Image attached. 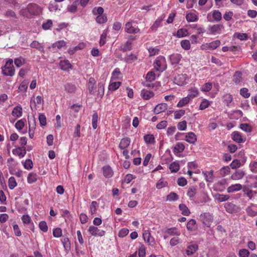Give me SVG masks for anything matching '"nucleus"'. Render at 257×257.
<instances>
[{"instance_id":"nucleus-1","label":"nucleus","mask_w":257,"mask_h":257,"mask_svg":"<svg viewBox=\"0 0 257 257\" xmlns=\"http://www.w3.org/2000/svg\"><path fill=\"white\" fill-rule=\"evenodd\" d=\"M43 11V8L35 3L29 4L26 8L22 9L20 11V14L23 17L31 18L34 16H40Z\"/></svg>"},{"instance_id":"nucleus-2","label":"nucleus","mask_w":257,"mask_h":257,"mask_svg":"<svg viewBox=\"0 0 257 257\" xmlns=\"http://www.w3.org/2000/svg\"><path fill=\"white\" fill-rule=\"evenodd\" d=\"M13 60L9 59L6 61L4 66L2 67V74L7 76H13L15 73V69L13 65Z\"/></svg>"},{"instance_id":"nucleus-3","label":"nucleus","mask_w":257,"mask_h":257,"mask_svg":"<svg viewBox=\"0 0 257 257\" xmlns=\"http://www.w3.org/2000/svg\"><path fill=\"white\" fill-rule=\"evenodd\" d=\"M154 67L157 71L163 72L167 68L166 59L164 56H160L156 59L154 63Z\"/></svg>"},{"instance_id":"nucleus-4","label":"nucleus","mask_w":257,"mask_h":257,"mask_svg":"<svg viewBox=\"0 0 257 257\" xmlns=\"http://www.w3.org/2000/svg\"><path fill=\"white\" fill-rule=\"evenodd\" d=\"M224 26L221 24H215L209 26L208 28V33L210 35H216L221 34Z\"/></svg>"},{"instance_id":"nucleus-5","label":"nucleus","mask_w":257,"mask_h":257,"mask_svg":"<svg viewBox=\"0 0 257 257\" xmlns=\"http://www.w3.org/2000/svg\"><path fill=\"white\" fill-rule=\"evenodd\" d=\"M221 44V42L220 40H215L212 41L210 43H207L205 44H203L201 46V49L202 50H213L218 47Z\"/></svg>"},{"instance_id":"nucleus-6","label":"nucleus","mask_w":257,"mask_h":257,"mask_svg":"<svg viewBox=\"0 0 257 257\" xmlns=\"http://www.w3.org/2000/svg\"><path fill=\"white\" fill-rule=\"evenodd\" d=\"M188 77L186 74H178L175 77L174 82L179 86H183L187 83Z\"/></svg>"},{"instance_id":"nucleus-7","label":"nucleus","mask_w":257,"mask_h":257,"mask_svg":"<svg viewBox=\"0 0 257 257\" xmlns=\"http://www.w3.org/2000/svg\"><path fill=\"white\" fill-rule=\"evenodd\" d=\"M213 217L211 214L205 212L200 216V219L206 226L209 227Z\"/></svg>"},{"instance_id":"nucleus-8","label":"nucleus","mask_w":257,"mask_h":257,"mask_svg":"<svg viewBox=\"0 0 257 257\" xmlns=\"http://www.w3.org/2000/svg\"><path fill=\"white\" fill-rule=\"evenodd\" d=\"M88 231L92 236H102L105 234L104 230H100L98 227L93 225L89 226Z\"/></svg>"},{"instance_id":"nucleus-9","label":"nucleus","mask_w":257,"mask_h":257,"mask_svg":"<svg viewBox=\"0 0 257 257\" xmlns=\"http://www.w3.org/2000/svg\"><path fill=\"white\" fill-rule=\"evenodd\" d=\"M124 31L127 33L135 34L139 33L140 30L138 27H134L132 22H128L125 25Z\"/></svg>"},{"instance_id":"nucleus-10","label":"nucleus","mask_w":257,"mask_h":257,"mask_svg":"<svg viewBox=\"0 0 257 257\" xmlns=\"http://www.w3.org/2000/svg\"><path fill=\"white\" fill-rule=\"evenodd\" d=\"M211 17L215 21L219 22L222 19V14L218 10H214L207 15V18L208 21H211L210 19Z\"/></svg>"},{"instance_id":"nucleus-11","label":"nucleus","mask_w":257,"mask_h":257,"mask_svg":"<svg viewBox=\"0 0 257 257\" xmlns=\"http://www.w3.org/2000/svg\"><path fill=\"white\" fill-rule=\"evenodd\" d=\"M182 58L180 54L174 53L170 55L169 60L171 65L176 66L178 65Z\"/></svg>"},{"instance_id":"nucleus-12","label":"nucleus","mask_w":257,"mask_h":257,"mask_svg":"<svg viewBox=\"0 0 257 257\" xmlns=\"http://www.w3.org/2000/svg\"><path fill=\"white\" fill-rule=\"evenodd\" d=\"M44 102L43 98L41 96H37L34 99L31 98V104L30 106L31 108V109L32 110H36L37 109V104H41Z\"/></svg>"},{"instance_id":"nucleus-13","label":"nucleus","mask_w":257,"mask_h":257,"mask_svg":"<svg viewBox=\"0 0 257 257\" xmlns=\"http://www.w3.org/2000/svg\"><path fill=\"white\" fill-rule=\"evenodd\" d=\"M29 129V134L31 139H32L34 136V130L36 126V120L34 117H33L31 120H28Z\"/></svg>"},{"instance_id":"nucleus-14","label":"nucleus","mask_w":257,"mask_h":257,"mask_svg":"<svg viewBox=\"0 0 257 257\" xmlns=\"http://www.w3.org/2000/svg\"><path fill=\"white\" fill-rule=\"evenodd\" d=\"M168 108V104L166 103H161L156 106L154 109V113L158 114L165 111Z\"/></svg>"},{"instance_id":"nucleus-15","label":"nucleus","mask_w":257,"mask_h":257,"mask_svg":"<svg viewBox=\"0 0 257 257\" xmlns=\"http://www.w3.org/2000/svg\"><path fill=\"white\" fill-rule=\"evenodd\" d=\"M12 153L14 155H17L20 158L24 157L26 154V148L24 147H18V148L14 149L12 150Z\"/></svg>"},{"instance_id":"nucleus-16","label":"nucleus","mask_w":257,"mask_h":257,"mask_svg":"<svg viewBox=\"0 0 257 257\" xmlns=\"http://www.w3.org/2000/svg\"><path fill=\"white\" fill-rule=\"evenodd\" d=\"M96 83V81L95 79L93 77H90L89 78L88 82L87 83V88L89 91V93L92 95L94 94V89H95V85Z\"/></svg>"},{"instance_id":"nucleus-17","label":"nucleus","mask_w":257,"mask_h":257,"mask_svg":"<svg viewBox=\"0 0 257 257\" xmlns=\"http://www.w3.org/2000/svg\"><path fill=\"white\" fill-rule=\"evenodd\" d=\"M102 172L103 176L106 178H111L113 174V172L111 168L109 165H106L102 167Z\"/></svg>"},{"instance_id":"nucleus-18","label":"nucleus","mask_w":257,"mask_h":257,"mask_svg":"<svg viewBox=\"0 0 257 257\" xmlns=\"http://www.w3.org/2000/svg\"><path fill=\"white\" fill-rule=\"evenodd\" d=\"M232 96L230 93L225 94L223 96V102L228 107L233 106Z\"/></svg>"},{"instance_id":"nucleus-19","label":"nucleus","mask_w":257,"mask_h":257,"mask_svg":"<svg viewBox=\"0 0 257 257\" xmlns=\"http://www.w3.org/2000/svg\"><path fill=\"white\" fill-rule=\"evenodd\" d=\"M245 172L242 170H237L231 176V179L233 180L241 179L245 175Z\"/></svg>"},{"instance_id":"nucleus-20","label":"nucleus","mask_w":257,"mask_h":257,"mask_svg":"<svg viewBox=\"0 0 257 257\" xmlns=\"http://www.w3.org/2000/svg\"><path fill=\"white\" fill-rule=\"evenodd\" d=\"M231 138L234 142L237 143H241L244 142L241 134L237 131L233 132L232 133Z\"/></svg>"},{"instance_id":"nucleus-21","label":"nucleus","mask_w":257,"mask_h":257,"mask_svg":"<svg viewBox=\"0 0 257 257\" xmlns=\"http://www.w3.org/2000/svg\"><path fill=\"white\" fill-rule=\"evenodd\" d=\"M131 143V139L128 137L122 138L120 142L118 147L120 149H127Z\"/></svg>"},{"instance_id":"nucleus-22","label":"nucleus","mask_w":257,"mask_h":257,"mask_svg":"<svg viewBox=\"0 0 257 257\" xmlns=\"http://www.w3.org/2000/svg\"><path fill=\"white\" fill-rule=\"evenodd\" d=\"M23 114V109L21 105L19 104L15 107L12 110V115L16 117H20Z\"/></svg>"},{"instance_id":"nucleus-23","label":"nucleus","mask_w":257,"mask_h":257,"mask_svg":"<svg viewBox=\"0 0 257 257\" xmlns=\"http://www.w3.org/2000/svg\"><path fill=\"white\" fill-rule=\"evenodd\" d=\"M141 95L145 100H149L154 96V93L153 91L144 89L141 91Z\"/></svg>"},{"instance_id":"nucleus-24","label":"nucleus","mask_w":257,"mask_h":257,"mask_svg":"<svg viewBox=\"0 0 257 257\" xmlns=\"http://www.w3.org/2000/svg\"><path fill=\"white\" fill-rule=\"evenodd\" d=\"M185 140L190 144H194L197 141V137L194 133L190 132L186 134Z\"/></svg>"},{"instance_id":"nucleus-25","label":"nucleus","mask_w":257,"mask_h":257,"mask_svg":"<svg viewBox=\"0 0 257 257\" xmlns=\"http://www.w3.org/2000/svg\"><path fill=\"white\" fill-rule=\"evenodd\" d=\"M189 94L187 95V97L192 100L194 98L196 97L199 95V91L196 87L191 88L189 89Z\"/></svg>"},{"instance_id":"nucleus-26","label":"nucleus","mask_w":257,"mask_h":257,"mask_svg":"<svg viewBox=\"0 0 257 257\" xmlns=\"http://www.w3.org/2000/svg\"><path fill=\"white\" fill-rule=\"evenodd\" d=\"M8 166L11 174H14L13 169L16 166L17 163L14 158H10L7 160Z\"/></svg>"},{"instance_id":"nucleus-27","label":"nucleus","mask_w":257,"mask_h":257,"mask_svg":"<svg viewBox=\"0 0 257 257\" xmlns=\"http://www.w3.org/2000/svg\"><path fill=\"white\" fill-rule=\"evenodd\" d=\"M242 188V186L240 184H235L231 185L227 188V191L229 193H233L234 192L238 191L240 190Z\"/></svg>"},{"instance_id":"nucleus-28","label":"nucleus","mask_w":257,"mask_h":257,"mask_svg":"<svg viewBox=\"0 0 257 257\" xmlns=\"http://www.w3.org/2000/svg\"><path fill=\"white\" fill-rule=\"evenodd\" d=\"M59 65L60 68L63 70H68L71 67V64L68 60L60 61Z\"/></svg>"},{"instance_id":"nucleus-29","label":"nucleus","mask_w":257,"mask_h":257,"mask_svg":"<svg viewBox=\"0 0 257 257\" xmlns=\"http://www.w3.org/2000/svg\"><path fill=\"white\" fill-rule=\"evenodd\" d=\"M186 19L188 22H194L198 21V17L195 13H189L186 14Z\"/></svg>"},{"instance_id":"nucleus-30","label":"nucleus","mask_w":257,"mask_h":257,"mask_svg":"<svg viewBox=\"0 0 257 257\" xmlns=\"http://www.w3.org/2000/svg\"><path fill=\"white\" fill-rule=\"evenodd\" d=\"M198 248V246L197 244L190 245L187 247L186 253L188 255H192L197 250Z\"/></svg>"},{"instance_id":"nucleus-31","label":"nucleus","mask_w":257,"mask_h":257,"mask_svg":"<svg viewBox=\"0 0 257 257\" xmlns=\"http://www.w3.org/2000/svg\"><path fill=\"white\" fill-rule=\"evenodd\" d=\"M143 236L145 240H146L149 244H151V243L154 242V238L151 236V235L148 230L145 231L143 234Z\"/></svg>"},{"instance_id":"nucleus-32","label":"nucleus","mask_w":257,"mask_h":257,"mask_svg":"<svg viewBox=\"0 0 257 257\" xmlns=\"http://www.w3.org/2000/svg\"><path fill=\"white\" fill-rule=\"evenodd\" d=\"M79 5V1L76 0L71 5L68 6L67 7V11L71 13H74L76 12L77 7Z\"/></svg>"},{"instance_id":"nucleus-33","label":"nucleus","mask_w":257,"mask_h":257,"mask_svg":"<svg viewBox=\"0 0 257 257\" xmlns=\"http://www.w3.org/2000/svg\"><path fill=\"white\" fill-rule=\"evenodd\" d=\"M144 140L147 144H153L155 143V139L153 135L149 134L144 136Z\"/></svg>"},{"instance_id":"nucleus-34","label":"nucleus","mask_w":257,"mask_h":257,"mask_svg":"<svg viewBox=\"0 0 257 257\" xmlns=\"http://www.w3.org/2000/svg\"><path fill=\"white\" fill-rule=\"evenodd\" d=\"M38 175L33 172L30 173L27 177V182L29 184H32L37 181Z\"/></svg>"},{"instance_id":"nucleus-35","label":"nucleus","mask_w":257,"mask_h":257,"mask_svg":"<svg viewBox=\"0 0 257 257\" xmlns=\"http://www.w3.org/2000/svg\"><path fill=\"white\" fill-rule=\"evenodd\" d=\"M138 59L137 56L132 53L127 55L124 57V61L127 63H132Z\"/></svg>"},{"instance_id":"nucleus-36","label":"nucleus","mask_w":257,"mask_h":257,"mask_svg":"<svg viewBox=\"0 0 257 257\" xmlns=\"http://www.w3.org/2000/svg\"><path fill=\"white\" fill-rule=\"evenodd\" d=\"M97 86V96L100 98H102L104 94V84L102 82H100L98 83Z\"/></svg>"},{"instance_id":"nucleus-37","label":"nucleus","mask_w":257,"mask_h":257,"mask_svg":"<svg viewBox=\"0 0 257 257\" xmlns=\"http://www.w3.org/2000/svg\"><path fill=\"white\" fill-rule=\"evenodd\" d=\"M187 228L188 230L193 231L196 229V221L194 219H190L187 223Z\"/></svg>"},{"instance_id":"nucleus-38","label":"nucleus","mask_w":257,"mask_h":257,"mask_svg":"<svg viewBox=\"0 0 257 257\" xmlns=\"http://www.w3.org/2000/svg\"><path fill=\"white\" fill-rule=\"evenodd\" d=\"M211 102L206 99H203L199 106V110H203L208 108L211 104Z\"/></svg>"},{"instance_id":"nucleus-39","label":"nucleus","mask_w":257,"mask_h":257,"mask_svg":"<svg viewBox=\"0 0 257 257\" xmlns=\"http://www.w3.org/2000/svg\"><path fill=\"white\" fill-rule=\"evenodd\" d=\"M190 101L191 100L187 96L183 97L178 102L177 106L178 107H182L188 104Z\"/></svg>"},{"instance_id":"nucleus-40","label":"nucleus","mask_w":257,"mask_h":257,"mask_svg":"<svg viewBox=\"0 0 257 257\" xmlns=\"http://www.w3.org/2000/svg\"><path fill=\"white\" fill-rule=\"evenodd\" d=\"M185 149L184 144L182 143H178L174 148V153H179L183 152Z\"/></svg>"},{"instance_id":"nucleus-41","label":"nucleus","mask_w":257,"mask_h":257,"mask_svg":"<svg viewBox=\"0 0 257 257\" xmlns=\"http://www.w3.org/2000/svg\"><path fill=\"white\" fill-rule=\"evenodd\" d=\"M17 186V183L14 177H11L8 180V186L10 189L13 190Z\"/></svg>"},{"instance_id":"nucleus-42","label":"nucleus","mask_w":257,"mask_h":257,"mask_svg":"<svg viewBox=\"0 0 257 257\" xmlns=\"http://www.w3.org/2000/svg\"><path fill=\"white\" fill-rule=\"evenodd\" d=\"M26 62V60L22 57H20L19 58H16L14 60V63L15 65L17 67H20L23 66Z\"/></svg>"},{"instance_id":"nucleus-43","label":"nucleus","mask_w":257,"mask_h":257,"mask_svg":"<svg viewBox=\"0 0 257 257\" xmlns=\"http://www.w3.org/2000/svg\"><path fill=\"white\" fill-rule=\"evenodd\" d=\"M188 34L189 33L187 29L181 28L177 31L176 36L178 38H182L187 36Z\"/></svg>"},{"instance_id":"nucleus-44","label":"nucleus","mask_w":257,"mask_h":257,"mask_svg":"<svg viewBox=\"0 0 257 257\" xmlns=\"http://www.w3.org/2000/svg\"><path fill=\"white\" fill-rule=\"evenodd\" d=\"M196 193V189L194 186H191L188 189L187 195L190 198H191L194 197Z\"/></svg>"},{"instance_id":"nucleus-45","label":"nucleus","mask_w":257,"mask_h":257,"mask_svg":"<svg viewBox=\"0 0 257 257\" xmlns=\"http://www.w3.org/2000/svg\"><path fill=\"white\" fill-rule=\"evenodd\" d=\"M168 185V182L164 178L160 179L156 184V188L160 189Z\"/></svg>"},{"instance_id":"nucleus-46","label":"nucleus","mask_w":257,"mask_h":257,"mask_svg":"<svg viewBox=\"0 0 257 257\" xmlns=\"http://www.w3.org/2000/svg\"><path fill=\"white\" fill-rule=\"evenodd\" d=\"M98 114L94 111L92 117V125L93 129H96L97 127Z\"/></svg>"},{"instance_id":"nucleus-47","label":"nucleus","mask_w":257,"mask_h":257,"mask_svg":"<svg viewBox=\"0 0 257 257\" xmlns=\"http://www.w3.org/2000/svg\"><path fill=\"white\" fill-rule=\"evenodd\" d=\"M169 169L171 172H177L180 169V165L178 163L174 162L170 165Z\"/></svg>"},{"instance_id":"nucleus-48","label":"nucleus","mask_w":257,"mask_h":257,"mask_svg":"<svg viewBox=\"0 0 257 257\" xmlns=\"http://www.w3.org/2000/svg\"><path fill=\"white\" fill-rule=\"evenodd\" d=\"M66 44V43L64 40L58 41L53 44L52 47L53 48H56L58 49H60L62 47L65 46Z\"/></svg>"},{"instance_id":"nucleus-49","label":"nucleus","mask_w":257,"mask_h":257,"mask_svg":"<svg viewBox=\"0 0 257 257\" xmlns=\"http://www.w3.org/2000/svg\"><path fill=\"white\" fill-rule=\"evenodd\" d=\"M121 84L120 82H111L108 86V89L111 91H114L119 87Z\"/></svg>"},{"instance_id":"nucleus-50","label":"nucleus","mask_w":257,"mask_h":257,"mask_svg":"<svg viewBox=\"0 0 257 257\" xmlns=\"http://www.w3.org/2000/svg\"><path fill=\"white\" fill-rule=\"evenodd\" d=\"M156 79V75L154 72L149 71L146 74V79L147 81L151 82L154 81Z\"/></svg>"},{"instance_id":"nucleus-51","label":"nucleus","mask_w":257,"mask_h":257,"mask_svg":"<svg viewBox=\"0 0 257 257\" xmlns=\"http://www.w3.org/2000/svg\"><path fill=\"white\" fill-rule=\"evenodd\" d=\"M212 88V84L211 82L205 83L201 88V91L204 92L209 91Z\"/></svg>"},{"instance_id":"nucleus-52","label":"nucleus","mask_w":257,"mask_h":257,"mask_svg":"<svg viewBox=\"0 0 257 257\" xmlns=\"http://www.w3.org/2000/svg\"><path fill=\"white\" fill-rule=\"evenodd\" d=\"M28 82L23 81L20 84L18 89L19 92H26L28 89Z\"/></svg>"},{"instance_id":"nucleus-53","label":"nucleus","mask_w":257,"mask_h":257,"mask_svg":"<svg viewBox=\"0 0 257 257\" xmlns=\"http://www.w3.org/2000/svg\"><path fill=\"white\" fill-rule=\"evenodd\" d=\"M181 46L185 50L190 49L191 45L190 41L188 40H183L181 42Z\"/></svg>"},{"instance_id":"nucleus-54","label":"nucleus","mask_w":257,"mask_h":257,"mask_svg":"<svg viewBox=\"0 0 257 257\" xmlns=\"http://www.w3.org/2000/svg\"><path fill=\"white\" fill-rule=\"evenodd\" d=\"M233 81L236 84L239 83L242 79V74L241 72L237 71L233 75Z\"/></svg>"},{"instance_id":"nucleus-55","label":"nucleus","mask_w":257,"mask_h":257,"mask_svg":"<svg viewBox=\"0 0 257 257\" xmlns=\"http://www.w3.org/2000/svg\"><path fill=\"white\" fill-rule=\"evenodd\" d=\"M178 199V195L175 192H171L167 196V200L169 201H175Z\"/></svg>"},{"instance_id":"nucleus-56","label":"nucleus","mask_w":257,"mask_h":257,"mask_svg":"<svg viewBox=\"0 0 257 257\" xmlns=\"http://www.w3.org/2000/svg\"><path fill=\"white\" fill-rule=\"evenodd\" d=\"M166 232L169 235H180V232L178 231H177V228L176 227H172L168 228L166 231Z\"/></svg>"},{"instance_id":"nucleus-57","label":"nucleus","mask_w":257,"mask_h":257,"mask_svg":"<svg viewBox=\"0 0 257 257\" xmlns=\"http://www.w3.org/2000/svg\"><path fill=\"white\" fill-rule=\"evenodd\" d=\"M240 128L243 131L249 133L252 131V127L248 123H241L240 125Z\"/></svg>"},{"instance_id":"nucleus-58","label":"nucleus","mask_w":257,"mask_h":257,"mask_svg":"<svg viewBox=\"0 0 257 257\" xmlns=\"http://www.w3.org/2000/svg\"><path fill=\"white\" fill-rule=\"evenodd\" d=\"M96 22L98 24H103L107 21V17L104 15H98L96 18Z\"/></svg>"},{"instance_id":"nucleus-59","label":"nucleus","mask_w":257,"mask_h":257,"mask_svg":"<svg viewBox=\"0 0 257 257\" xmlns=\"http://www.w3.org/2000/svg\"><path fill=\"white\" fill-rule=\"evenodd\" d=\"M240 94L245 98L249 97L250 94L248 92V89L247 88H242L240 90Z\"/></svg>"},{"instance_id":"nucleus-60","label":"nucleus","mask_w":257,"mask_h":257,"mask_svg":"<svg viewBox=\"0 0 257 257\" xmlns=\"http://www.w3.org/2000/svg\"><path fill=\"white\" fill-rule=\"evenodd\" d=\"M49 10L51 12H55L57 10H60L58 8V5L55 3H50L48 7Z\"/></svg>"},{"instance_id":"nucleus-61","label":"nucleus","mask_w":257,"mask_h":257,"mask_svg":"<svg viewBox=\"0 0 257 257\" xmlns=\"http://www.w3.org/2000/svg\"><path fill=\"white\" fill-rule=\"evenodd\" d=\"M162 21V19H158L153 24V25L151 26V29L153 31H156L158 27L161 26V22Z\"/></svg>"},{"instance_id":"nucleus-62","label":"nucleus","mask_w":257,"mask_h":257,"mask_svg":"<svg viewBox=\"0 0 257 257\" xmlns=\"http://www.w3.org/2000/svg\"><path fill=\"white\" fill-rule=\"evenodd\" d=\"M31 48H36L39 50H42L43 49V47L42 46L40 43L37 41H33L30 44Z\"/></svg>"},{"instance_id":"nucleus-63","label":"nucleus","mask_w":257,"mask_h":257,"mask_svg":"<svg viewBox=\"0 0 257 257\" xmlns=\"http://www.w3.org/2000/svg\"><path fill=\"white\" fill-rule=\"evenodd\" d=\"M39 227L41 230L44 232H46L48 231V227L46 221H41L40 222L39 224Z\"/></svg>"},{"instance_id":"nucleus-64","label":"nucleus","mask_w":257,"mask_h":257,"mask_svg":"<svg viewBox=\"0 0 257 257\" xmlns=\"http://www.w3.org/2000/svg\"><path fill=\"white\" fill-rule=\"evenodd\" d=\"M249 251L246 249H241L239 250L238 255L240 257H248Z\"/></svg>"}]
</instances>
